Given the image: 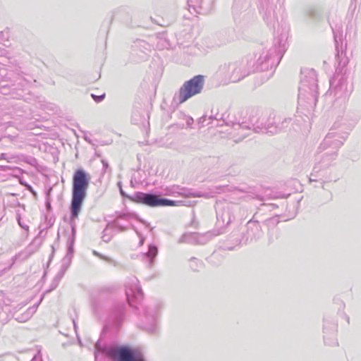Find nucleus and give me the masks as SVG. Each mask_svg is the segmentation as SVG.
Segmentation results:
<instances>
[{"label": "nucleus", "mask_w": 361, "mask_h": 361, "mask_svg": "<svg viewBox=\"0 0 361 361\" xmlns=\"http://www.w3.org/2000/svg\"><path fill=\"white\" fill-rule=\"evenodd\" d=\"M204 85V78L202 75H196L184 82L179 90L178 100L180 103L186 102L188 99L199 94Z\"/></svg>", "instance_id": "obj_2"}, {"label": "nucleus", "mask_w": 361, "mask_h": 361, "mask_svg": "<svg viewBox=\"0 0 361 361\" xmlns=\"http://www.w3.org/2000/svg\"><path fill=\"white\" fill-rule=\"evenodd\" d=\"M91 97L93 98V99L96 102H102L104 97H105V94L103 93L101 95H95L94 94H91Z\"/></svg>", "instance_id": "obj_5"}, {"label": "nucleus", "mask_w": 361, "mask_h": 361, "mask_svg": "<svg viewBox=\"0 0 361 361\" xmlns=\"http://www.w3.org/2000/svg\"><path fill=\"white\" fill-rule=\"evenodd\" d=\"M136 198L138 202L152 207L158 206H177L176 201L159 198L158 196L152 194L137 193Z\"/></svg>", "instance_id": "obj_4"}, {"label": "nucleus", "mask_w": 361, "mask_h": 361, "mask_svg": "<svg viewBox=\"0 0 361 361\" xmlns=\"http://www.w3.org/2000/svg\"><path fill=\"white\" fill-rule=\"evenodd\" d=\"M110 354L114 361H145L139 350L128 346L114 349Z\"/></svg>", "instance_id": "obj_3"}, {"label": "nucleus", "mask_w": 361, "mask_h": 361, "mask_svg": "<svg viewBox=\"0 0 361 361\" xmlns=\"http://www.w3.org/2000/svg\"><path fill=\"white\" fill-rule=\"evenodd\" d=\"M89 175L82 169H78L73 178V192L71 201V218L76 219L80 212L89 185Z\"/></svg>", "instance_id": "obj_1"}, {"label": "nucleus", "mask_w": 361, "mask_h": 361, "mask_svg": "<svg viewBox=\"0 0 361 361\" xmlns=\"http://www.w3.org/2000/svg\"><path fill=\"white\" fill-rule=\"evenodd\" d=\"M157 254V249L155 247H150L149 249L148 255L152 257H154Z\"/></svg>", "instance_id": "obj_6"}]
</instances>
